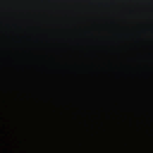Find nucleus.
<instances>
[{"label": "nucleus", "mask_w": 153, "mask_h": 153, "mask_svg": "<svg viewBox=\"0 0 153 153\" xmlns=\"http://www.w3.org/2000/svg\"><path fill=\"white\" fill-rule=\"evenodd\" d=\"M6 92L7 93V91Z\"/></svg>", "instance_id": "2"}, {"label": "nucleus", "mask_w": 153, "mask_h": 153, "mask_svg": "<svg viewBox=\"0 0 153 153\" xmlns=\"http://www.w3.org/2000/svg\"><path fill=\"white\" fill-rule=\"evenodd\" d=\"M10 104H9V100L7 99V134H6V136L7 139V142L6 143V145L7 147L6 149V153H9L8 152V151H10V152L12 153V151L10 149L9 150V148L11 146V144L9 142V138L10 136V135L11 133L10 132L9 130V129L10 128Z\"/></svg>", "instance_id": "1"}]
</instances>
